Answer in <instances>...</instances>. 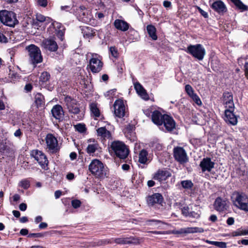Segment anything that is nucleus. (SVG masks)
<instances>
[{"label":"nucleus","instance_id":"1","mask_svg":"<svg viewBox=\"0 0 248 248\" xmlns=\"http://www.w3.org/2000/svg\"><path fill=\"white\" fill-rule=\"evenodd\" d=\"M110 153L113 154L114 156L118 158L120 160L125 163H129L131 160L128 158L130 153L129 149L122 141L115 140L111 142L110 147Z\"/></svg>","mask_w":248,"mask_h":248},{"label":"nucleus","instance_id":"2","mask_svg":"<svg viewBox=\"0 0 248 248\" xmlns=\"http://www.w3.org/2000/svg\"><path fill=\"white\" fill-rule=\"evenodd\" d=\"M89 170L97 178H103L107 175L103 163L97 159H93L89 165Z\"/></svg>","mask_w":248,"mask_h":248},{"label":"nucleus","instance_id":"3","mask_svg":"<svg viewBox=\"0 0 248 248\" xmlns=\"http://www.w3.org/2000/svg\"><path fill=\"white\" fill-rule=\"evenodd\" d=\"M26 50L28 51L30 61L34 67L43 62V56L38 46L31 44L26 47Z\"/></svg>","mask_w":248,"mask_h":248},{"label":"nucleus","instance_id":"4","mask_svg":"<svg viewBox=\"0 0 248 248\" xmlns=\"http://www.w3.org/2000/svg\"><path fill=\"white\" fill-rule=\"evenodd\" d=\"M0 21L4 25L11 27H14L19 22L16 18V14L6 10L0 11Z\"/></svg>","mask_w":248,"mask_h":248},{"label":"nucleus","instance_id":"5","mask_svg":"<svg viewBox=\"0 0 248 248\" xmlns=\"http://www.w3.org/2000/svg\"><path fill=\"white\" fill-rule=\"evenodd\" d=\"M185 51L194 58L199 61L203 60L205 55V50L201 44L190 45Z\"/></svg>","mask_w":248,"mask_h":248},{"label":"nucleus","instance_id":"6","mask_svg":"<svg viewBox=\"0 0 248 248\" xmlns=\"http://www.w3.org/2000/svg\"><path fill=\"white\" fill-rule=\"evenodd\" d=\"M215 163L211 161L209 157L203 158L201 161L200 167H201L202 172L207 171L210 172L208 177L210 180L214 182L217 178V174L216 172H211V170L214 168Z\"/></svg>","mask_w":248,"mask_h":248},{"label":"nucleus","instance_id":"7","mask_svg":"<svg viewBox=\"0 0 248 248\" xmlns=\"http://www.w3.org/2000/svg\"><path fill=\"white\" fill-rule=\"evenodd\" d=\"M30 156L37 161L42 169L48 170L49 162L46 156L42 151L38 149L32 150L31 152Z\"/></svg>","mask_w":248,"mask_h":248},{"label":"nucleus","instance_id":"8","mask_svg":"<svg viewBox=\"0 0 248 248\" xmlns=\"http://www.w3.org/2000/svg\"><path fill=\"white\" fill-rule=\"evenodd\" d=\"M233 203L239 209L248 212V197L246 195L237 192L233 194Z\"/></svg>","mask_w":248,"mask_h":248},{"label":"nucleus","instance_id":"9","mask_svg":"<svg viewBox=\"0 0 248 248\" xmlns=\"http://www.w3.org/2000/svg\"><path fill=\"white\" fill-rule=\"evenodd\" d=\"M173 155L175 160L181 164L188 161V157L183 147L176 146L173 149Z\"/></svg>","mask_w":248,"mask_h":248},{"label":"nucleus","instance_id":"10","mask_svg":"<svg viewBox=\"0 0 248 248\" xmlns=\"http://www.w3.org/2000/svg\"><path fill=\"white\" fill-rule=\"evenodd\" d=\"M45 140L47 148L51 153L55 154L59 151L60 148L58 147V140L53 134H47Z\"/></svg>","mask_w":248,"mask_h":248},{"label":"nucleus","instance_id":"11","mask_svg":"<svg viewBox=\"0 0 248 248\" xmlns=\"http://www.w3.org/2000/svg\"><path fill=\"white\" fill-rule=\"evenodd\" d=\"M64 101L69 112L74 114H77L80 112L79 104L78 101L71 96L67 95L64 97Z\"/></svg>","mask_w":248,"mask_h":248},{"label":"nucleus","instance_id":"12","mask_svg":"<svg viewBox=\"0 0 248 248\" xmlns=\"http://www.w3.org/2000/svg\"><path fill=\"white\" fill-rule=\"evenodd\" d=\"M114 114L116 117L123 118L126 114L124 100L121 99H117L114 103Z\"/></svg>","mask_w":248,"mask_h":248},{"label":"nucleus","instance_id":"13","mask_svg":"<svg viewBox=\"0 0 248 248\" xmlns=\"http://www.w3.org/2000/svg\"><path fill=\"white\" fill-rule=\"evenodd\" d=\"M103 66V62L97 58L93 57L90 59L87 68H89L93 73H97L102 70Z\"/></svg>","mask_w":248,"mask_h":248},{"label":"nucleus","instance_id":"14","mask_svg":"<svg viewBox=\"0 0 248 248\" xmlns=\"http://www.w3.org/2000/svg\"><path fill=\"white\" fill-rule=\"evenodd\" d=\"M50 75L47 71H44L39 78V85L40 87L51 91L52 89V85L50 84Z\"/></svg>","mask_w":248,"mask_h":248},{"label":"nucleus","instance_id":"15","mask_svg":"<svg viewBox=\"0 0 248 248\" xmlns=\"http://www.w3.org/2000/svg\"><path fill=\"white\" fill-rule=\"evenodd\" d=\"M146 201L149 206L153 207L156 204L162 205L164 202V198L161 194L155 193L149 195L147 197Z\"/></svg>","mask_w":248,"mask_h":248},{"label":"nucleus","instance_id":"16","mask_svg":"<svg viewBox=\"0 0 248 248\" xmlns=\"http://www.w3.org/2000/svg\"><path fill=\"white\" fill-rule=\"evenodd\" d=\"M171 176V173L166 168L158 169L155 172L152 177L154 180H157L160 182L166 181Z\"/></svg>","mask_w":248,"mask_h":248},{"label":"nucleus","instance_id":"17","mask_svg":"<svg viewBox=\"0 0 248 248\" xmlns=\"http://www.w3.org/2000/svg\"><path fill=\"white\" fill-rule=\"evenodd\" d=\"M167 132H171L176 127V123L172 116L165 114V117L163 119L162 125Z\"/></svg>","mask_w":248,"mask_h":248},{"label":"nucleus","instance_id":"18","mask_svg":"<svg viewBox=\"0 0 248 248\" xmlns=\"http://www.w3.org/2000/svg\"><path fill=\"white\" fill-rule=\"evenodd\" d=\"M181 213L183 216L186 217L199 219L201 217L202 214L200 210H196L195 211H190L189 207L186 205L182 207L181 209Z\"/></svg>","mask_w":248,"mask_h":248},{"label":"nucleus","instance_id":"19","mask_svg":"<svg viewBox=\"0 0 248 248\" xmlns=\"http://www.w3.org/2000/svg\"><path fill=\"white\" fill-rule=\"evenodd\" d=\"M234 108L231 109L227 108L224 111V116L223 117L225 121L228 124L232 125H235L237 123V119L236 116L233 113Z\"/></svg>","mask_w":248,"mask_h":248},{"label":"nucleus","instance_id":"20","mask_svg":"<svg viewBox=\"0 0 248 248\" xmlns=\"http://www.w3.org/2000/svg\"><path fill=\"white\" fill-rule=\"evenodd\" d=\"M42 46L50 52H56L58 49L57 43L53 39H44L42 43Z\"/></svg>","mask_w":248,"mask_h":248},{"label":"nucleus","instance_id":"21","mask_svg":"<svg viewBox=\"0 0 248 248\" xmlns=\"http://www.w3.org/2000/svg\"><path fill=\"white\" fill-rule=\"evenodd\" d=\"M204 232V230L202 228L199 227H187L185 228H181L178 230L175 231L174 233L176 234L182 235L184 236L187 233H193L196 232L202 233Z\"/></svg>","mask_w":248,"mask_h":248},{"label":"nucleus","instance_id":"22","mask_svg":"<svg viewBox=\"0 0 248 248\" xmlns=\"http://www.w3.org/2000/svg\"><path fill=\"white\" fill-rule=\"evenodd\" d=\"M51 113L53 117L59 122L63 120L64 111L62 107L60 105H54L51 109Z\"/></svg>","mask_w":248,"mask_h":248},{"label":"nucleus","instance_id":"23","mask_svg":"<svg viewBox=\"0 0 248 248\" xmlns=\"http://www.w3.org/2000/svg\"><path fill=\"white\" fill-rule=\"evenodd\" d=\"M222 101L225 107L232 109L234 108V105L233 101V95L231 92H225L223 94Z\"/></svg>","mask_w":248,"mask_h":248},{"label":"nucleus","instance_id":"24","mask_svg":"<svg viewBox=\"0 0 248 248\" xmlns=\"http://www.w3.org/2000/svg\"><path fill=\"white\" fill-rule=\"evenodd\" d=\"M165 114H163L160 111L155 110L153 111L151 115V120L152 122L155 125L160 126L162 125L163 119L165 117Z\"/></svg>","mask_w":248,"mask_h":248},{"label":"nucleus","instance_id":"25","mask_svg":"<svg viewBox=\"0 0 248 248\" xmlns=\"http://www.w3.org/2000/svg\"><path fill=\"white\" fill-rule=\"evenodd\" d=\"M229 203L228 201L223 200L218 197V212L222 216H225L227 214L229 207Z\"/></svg>","mask_w":248,"mask_h":248},{"label":"nucleus","instance_id":"26","mask_svg":"<svg viewBox=\"0 0 248 248\" xmlns=\"http://www.w3.org/2000/svg\"><path fill=\"white\" fill-rule=\"evenodd\" d=\"M113 24L116 29L123 31H127L130 27L129 24L126 21L119 19L115 20Z\"/></svg>","mask_w":248,"mask_h":248},{"label":"nucleus","instance_id":"27","mask_svg":"<svg viewBox=\"0 0 248 248\" xmlns=\"http://www.w3.org/2000/svg\"><path fill=\"white\" fill-rule=\"evenodd\" d=\"M81 31L84 37L86 39H91L96 35V30L91 27L83 26Z\"/></svg>","mask_w":248,"mask_h":248},{"label":"nucleus","instance_id":"28","mask_svg":"<svg viewBox=\"0 0 248 248\" xmlns=\"http://www.w3.org/2000/svg\"><path fill=\"white\" fill-rule=\"evenodd\" d=\"M134 88L137 93L140 95L143 99L145 100L149 99V95L146 91L139 82H137L134 84Z\"/></svg>","mask_w":248,"mask_h":248},{"label":"nucleus","instance_id":"29","mask_svg":"<svg viewBox=\"0 0 248 248\" xmlns=\"http://www.w3.org/2000/svg\"><path fill=\"white\" fill-rule=\"evenodd\" d=\"M130 238L128 237H117V238H112V244L116 243L118 245H126L131 244L133 243V242L130 240Z\"/></svg>","mask_w":248,"mask_h":248},{"label":"nucleus","instance_id":"30","mask_svg":"<svg viewBox=\"0 0 248 248\" xmlns=\"http://www.w3.org/2000/svg\"><path fill=\"white\" fill-rule=\"evenodd\" d=\"M147 31L150 37L153 40L155 41L157 39V35L156 34V29L154 25L150 24L146 27Z\"/></svg>","mask_w":248,"mask_h":248},{"label":"nucleus","instance_id":"31","mask_svg":"<svg viewBox=\"0 0 248 248\" xmlns=\"http://www.w3.org/2000/svg\"><path fill=\"white\" fill-rule=\"evenodd\" d=\"M96 131L97 136H100L104 139H109L111 136L110 132L105 127L98 128Z\"/></svg>","mask_w":248,"mask_h":248},{"label":"nucleus","instance_id":"32","mask_svg":"<svg viewBox=\"0 0 248 248\" xmlns=\"http://www.w3.org/2000/svg\"><path fill=\"white\" fill-rule=\"evenodd\" d=\"M35 103L37 108L42 107L45 104L44 96L40 93H37L34 97Z\"/></svg>","mask_w":248,"mask_h":248},{"label":"nucleus","instance_id":"33","mask_svg":"<svg viewBox=\"0 0 248 248\" xmlns=\"http://www.w3.org/2000/svg\"><path fill=\"white\" fill-rule=\"evenodd\" d=\"M90 108L91 112V114L95 119L96 118H99L100 116V111L99 108L97 107V104L95 103H92L90 105Z\"/></svg>","mask_w":248,"mask_h":248},{"label":"nucleus","instance_id":"34","mask_svg":"<svg viewBox=\"0 0 248 248\" xmlns=\"http://www.w3.org/2000/svg\"><path fill=\"white\" fill-rule=\"evenodd\" d=\"M148 152L145 149H142L139 155V162L141 164H145L148 160Z\"/></svg>","mask_w":248,"mask_h":248},{"label":"nucleus","instance_id":"35","mask_svg":"<svg viewBox=\"0 0 248 248\" xmlns=\"http://www.w3.org/2000/svg\"><path fill=\"white\" fill-rule=\"evenodd\" d=\"M46 20V17L44 15L37 13L35 18L33 19L32 24L36 26H40L39 23H43Z\"/></svg>","mask_w":248,"mask_h":248},{"label":"nucleus","instance_id":"36","mask_svg":"<svg viewBox=\"0 0 248 248\" xmlns=\"http://www.w3.org/2000/svg\"><path fill=\"white\" fill-rule=\"evenodd\" d=\"M237 9L242 12L248 11V6L245 5L240 0H231Z\"/></svg>","mask_w":248,"mask_h":248},{"label":"nucleus","instance_id":"37","mask_svg":"<svg viewBox=\"0 0 248 248\" xmlns=\"http://www.w3.org/2000/svg\"><path fill=\"white\" fill-rule=\"evenodd\" d=\"M97 246H104L109 244H112V238L100 239L94 242Z\"/></svg>","mask_w":248,"mask_h":248},{"label":"nucleus","instance_id":"38","mask_svg":"<svg viewBox=\"0 0 248 248\" xmlns=\"http://www.w3.org/2000/svg\"><path fill=\"white\" fill-rule=\"evenodd\" d=\"M20 77H21L18 74H17V73L10 69L9 78L11 79V82L15 83L16 81H18L20 79Z\"/></svg>","mask_w":248,"mask_h":248},{"label":"nucleus","instance_id":"39","mask_svg":"<svg viewBox=\"0 0 248 248\" xmlns=\"http://www.w3.org/2000/svg\"><path fill=\"white\" fill-rule=\"evenodd\" d=\"M247 234H248V230H243L242 228H238L231 232V235L233 237Z\"/></svg>","mask_w":248,"mask_h":248},{"label":"nucleus","instance_id":"40","mask_svg":"<svg viewBox=\"0 0 248 248\" xmlns=\"http://www.w3.org/2000/svg\"><path fill=\"white\" fill-rule=\"evenodd\" d=\"M162 223L161 221L156 219H148L145 221L147 225L154 226L155 228H158L160 227L159 225Z\"/></svg>","mask_w":248,"mask_h":248},{"label":"nucleus","instance_id":"41","mask_svg":"<svg viewBox=\"0 0 248 248\" xmlns=\"http://www.w3.org/2000/svg\"><path fill=\"white\" fill-rule=\"evenodd\" d=\"M227 11V8L224 4V2L220 0H218V14H222L226 12Z\"/></svg>","mask_w":248,"mask_h":248},{"label":"nucleus","instance_id":"42","mask_svg":"<svg viewBox=\"0 0 248 248\" xmlns=\"http://www.w3.org/2000/svg\"><path fill=\"white\" fill-rule=\"evenodd\" d=\"M117 70L119 74H122L125 69V65L123 61L118 62L116 63Z\"/></svg>","mask_w":248,"mask_h":248},{"label":"nucleus","instance_id":"43","mask_svg":"<svg viewBox=\"0 0 248 248\" xmlns=\"http://www.w3.org/2000/svg\"><path fill=\"white\" fill-rule=\"evenodd\" d=\"M49 234L48 232H44L39 233H30L28 234V237L29 238L35 237V238H41L46 236Z\"/></svg>","mask_w":248,"mask_h":248},{"label":"nucleus","instance_id":"44","mask_svg":"<svg viewBox=\"0 0 248 248\" xmlns=\"http://www.w3.org/2000/svg\"><path fill=\"white\" fill-rule=\"evenodd\" d=\"M182 186L185 189H191L193 186V184L191 180H184L181 182Z\"/></svg>","mask_w":248,"mask_h":248},{"label":"nucleus","instance_id":"45","mask_svg":"<svg viewBox=\"0 0 248 248\" xmlns=\"http://www.w3.org/2000/svg\"><path fill=\"white\" fill-rule=\"evenodd\" d=\"M51 25L53 26L55 29V31L62 30H65V27L62 25V23L55 21L52 23Z\"/></svg>","mask_w":248,"mask_h":248},{"label":"nucleus","instance_id":"46","mask_svg":"<svg viewBox=\"0 0 248 248\" xmlns=\"http://www.w3.org/2000/svg\"><path fill=\"white\" fill-rule=\"evenodd\" d=\"M109 51L110 52L111 56L115 58H117L119 57V53L118 51L117 48L115 46H110L109 48Z\"/></svg>","mask_w":248,"mask_h":248},{"label":"nucleus","instance_id":"47","mask_svg":"<svg viewBox=\"0 0 248 248\" xmlns=\"http://www.w3.org/2000/svg\"><path fill=\"white\" fill-rule=\"evenodd\" d=\"M30 181L27 179L21 180L19 184V186L24 189H28L30 187Z\"/></svg>","mask_w":248,"mask_h":248},{"label":"nucleus","instance_id":"48","mask_svg":"<svg viewBox=\"0 0 248 248\" xmlns=\"http://www.w3.org/2000/svg\"><path fill=\"white\" fill-rule=\"evenodd\" d=\"M97 149V146L96 144H89L86 149V151L89 154L94 153Z\"/></svg>","mask_w":248,"mask_h":248},{"label":"nucleus","instance_id":"49","mask_svg":"<svg viewBox=\"0 0 248 248\" xmlns=\"http://www.w3.org/2000/svg\"><path fill=\"white\" fill-rule=\"evenodd\" d=\"M189 97H190L193 101L198 105L200 106L202 105V101L196 93H194Z\"/></svg>","mask_w":248,"mask_h":248},{"label":"nucleus","instance_id":"50","mask_svg":"<svg viewBox=\"0 0 248 248\" xmlns=\"http://www.w3.org/2000/svg\"><path fill=\"white\" fill-rule=\"evenodd\" d=\"M75 127L76 130L80 133H84L86 130L85 125L84 124H77Z\"/></svg>","mask_w":248,"mask_h":248},{"label":"nucleus","instance_id":"51","mask_svg":"<svg viewBox=\"0 0 248 248\" xmlns=\"http://www.w3.org/2000/svg\"><path fill=\"white\" fill-rule=\"evenodd\" d=\"M55 33L57 37L61 41H62L64 38L65 30H58L55 31Z\"/></svg>","mask_w":248,"mask_h":248},{"label":"nucleus","instance_id":"52","mask_svg":"<svg viewBox=\"0 0 248 248\" xmlns=\"http://www.w3.org/2000/svg\"><path fill=\"white\" fill-rule=\"evenodd\" d=\"M71 204L74 208L77 209L81 206V202L79 200L75 199L72 201Z\"/></svg>","mask_w":248,"mask_h":248},{"label":"nucleus","instance_id":"53","mask_svg":"<svg viewBox=\"0 0 248 248\" xmlns=\"http://www.w3.org/2000/svg\"><path fill=\"white\" fill-rule=\"evenodd\" d=\"M185 91L189 96L194 93L192 87L189 84H187L185 86Z\"/></svg>","mask_w":248,"mask_h":248},{"label":"nucleus","instance_id":"54","mask_svg":"<svg viewBox=\"0 0 248 248\" xmlns=\"http://www.w3.org/2000/svg\"><path fill=\"white\" fill-rule=\"evenodd\" d=\"M32 89H33V86L30 83H27L24 87V91L26 93L31 92Z\"/></svg>","mask_w":248,"mask_h":248},{"label":"nucleus","instance_id":"55","mask_svg":"<svg viewBox=\"0 0 248 248\" xmlns=\"http://www.w3.org/2000/svg\"><path fill=\"white\" fill-rule=\"evenodd\" d=\"M37 4L42 7H46L48 4V0H37Z\"/></svg>","mask_w":248,"mask_h":248},{"label":"nucleus","instance_id":"56","mask_svg":"<svg viewBox=\"0 0 248 248\" xmlns=\"http://www.w3.org/2000/svg\"><path fill=\"white\" fill-rule=\"evenodd\" d=\"M197 9L198 11V12L201 14V15L203 16L204 18H206L208 17V13L203 10L202 8H201L199 6H197Z\"/></svg>","mask_w":248,"mask_h":248},{"label":"nucleus","instance_id":"57","mask_svg":"<svg viewBox=\"0 0 248 248\" xmlns=\"http://www.w3.org/2000/svg\"><path fill=\"white\" fill-rule=\"evenodd\" d=\"M116 92V89H113L110 90L106 93L105 94V96H108L109 97H112L113 95H115Z\"/></svg>","mask_w":248,"mask_h":248},{"label":"nucleus","instance_id":"58","mask_svg":"<svg viewBox=\"0 0 248 248\" xmlns=\"http://www.w3.org/2000/svg\"><path fill=\"white\" fill-rule=\"evenodd\" d=\"M7 42L8 39L2 31H0V42L7 43Z\"/></svg>","mask_w":248,"mask_h":248},{"label":"nucleus","instance_id":"59","mask_svg":"<svg viewBox=\"0 0 248 248\" xmlns=\"http://www.w3.org/2000/svg\"><path fill=\"white\" fill-rule=\"evenodd\" d=\"M84 11H86V8L83 5L80 6L78 8L76 9V12L78 15H80V12H82Z\"/></svg>","mask_w":248,"mask_h":248},{"label":"nucleus","instance_id":"60","mask_svg":"<svg viewBox=\"0 0 248 248\" xmlns=\"http://www.w3.org/2000/svg\"><path fill=\"white\" fill-rule=\"evenodd\" d=\"M8 150H11V148L9 147H8L6 145H4L2 147H1L0 148V153H1V154H4V152L7 151Z\"/></svg>","mask_w":248,"mask_h":248},{"label":"nucleus","instance_id":"61","mask_svg":"<svg viewBox=\"0 0 248 248\" xmlns=\"http://www.w3.org/2000/svg\"><path fill=\"white\" fill-rule=\"evenodd\" d=\"M66 179L69 181H72L75 178V175L72 172H69L66 175Z\"/></svg>","mask_w":248,"mask_h":248},{"label":"nucleus","instance_id":"62","mask_svg":"<svg viewBox=\"0 0 248 248\" xmlns=\"http://www.w3.org/2000/svg\"><path fill=\"white\" fill-rule=\"evenodd\" d=\"M95 16L99 19H102L105 17V15L103 13L97 12L95 13Z\"/></svg>","mask_w":248,"mask_h":248},{"label":"nucleus","instance_id":"63","mask_svg":"<svg viewBox=\"0 0 248 248\" xmlns=\"http://www.w3.org/2000/svg\"><path fill=\"white\" fill-rule=\"evenodd\" d=\"M144 114L148 117H151V115L152 114L153 111L152 110L148 108L147 109H145L143 111Z\"/></svg>","mask_w":248,"mask_h":248},{"label":"nucleus","instance_id":"64","mask_svg":"<svg viewBox=\"0 0 248 248\" xmlns=\"http://www.w3.org/2000/svg\"><path fill=\"white\" fill-rule=\"evenodd\" d=\"M244 71L245 76L248 79V62H246L245 63Z\"/></svg>","mask_w":248,"mask_h":248}]
</instances>
